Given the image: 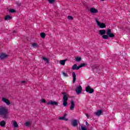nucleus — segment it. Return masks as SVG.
I'll return each instance as SVG.
<instances>
[{
	"label": "nucleus",
	"instance_id": "1",
	"mask_svg": "<svg viewBox=\"0 0 130 130\" xmlns=\"http://www.w3.org/2000/svg\"><path fill=\"white\" fill-rule=\"evenodd\" d=\"M8 113H9L8 108L6 106H0V115L4 118H7Z\"/></svg>",
	"mask_w": 130,
	"mask_h": 130
},
{
	"label": "nucleus",
	"instance_id": "2",
	"mask_svg": "<svg viewBox=\"0 0 130 130\" xmlns=\"http://www.w3.org/2000/svg\"><path fill=\"white\" fill-rule=\"evenodd\" d=\"M107 35H103L102 36V38L103 39H108V38H109V37L110 38H113V37H114V34H112L111 32V29H108L107 30Z\"/></svg>",
	"mask_w": 130,
	"mask_h": 130
},
{
	"label": "nucleus",
	"instance_id": "3",
	"mask_svg": "<svg viewBox=\"0 0 130 130\" xmlns=\"http://www.w3.org/2000/svg\"><path fill=\"white\" fill-rule=\"evenodd\" d=\"M62 94L63 95V105L67 107L68 106V100H69L68 94L66 92H62Z\"/></svg>",
	"mask_w": 130,
	"mask_h": 130
},
{
	"label": "nucleus",
	"instance_id": "4",
	"mask_svg": "<svg viewBox=\"0 0 130 130\" xmlns=\"http://www.w3.org/2000/svg\"><path fill=\"white\" fill-rule=\"evenodd\" d=\"M95 22H96L98 26H99V27H100V28L103 29V28L106 27V25L104 23H100V22H99V21H98V20H97V19L95 20Z\"/></svg>",
	"mask_w": 130,
	"mask_h": 130
},
{
	"label": "nucleus",
	"instance_id": "5",
	"mask_svg": "<svg viewBox=\"0 0 130 130\" xmlns=\"http://www.w3.org/2000/svg\"><path fill=\"white\" fill-rule=\"evenodd\" d=\"M76 92V94L79 95V94H81L82 93V91H83V88L81 85H79L75 89Z\"/></svg>",
	"mask_w": 130,
	"mask_h": 130
},
{
	"label": "nucleus",
	"instance_id": "6",
	"mask_svg": "<svg viewBox=\"0 0 130 130\" xmlns=\"http://www.w3.org/2000/svg\"><path fill=\"white\" fill-rule=\"evenodd\" d=\"M85 91L87 93H89V94H92V93L94 92V89L91 88V87H90V86H88L87 87H86Z\"/></svg>",
	"mask_w": 130,
	"mask_h": 130
},
{
	"label": "nucleus",
	"instance_id": "7",
	"mask_svg": "<svg viewBox=\"0 0 130 130\" xmlns=\"http://www.w3.org/2000/svg\"><path fill=\"white\" fill-rule=\"evenodd\" d=\"M47 104L48 105H52L53 106H54V105H55L56 106H57V105H58V103L55 102V101H49V102H48Z\"/></svg>",
	"mask_w": 130,
	"mask_h": 130
},
{
	"label": "nucleus",
	"instance_id": "8",
	"mask_svg": "<svg viewBox=\"0 0 130 130\" xmlns=\"http://www.w3.org/2000/svg\"><path fill=\"white\" fill-rule=\"evenodd\" d=\"M2 100L3 102H4V103H6V104H7V105H10V104H11V102H10V101H9V100L5 98H2Z\"/></svg>",
	"mask_w": 130,
	"mask_h": 130
},
{
	"label": "nucleus",
	"instance_id": "9",
	"mask_svg": "<svg viewBox=\"0 0 130 130\" xmlns=\"http://www.w3.org/2000/svg\"><path fill=\"white\" fill-rule=\"evenodd\" d=\"M90 12L91 14H96V13H98V10L94 8H91L90 9Z\"/></svg>",
	"mask_w": 130,
	"mask_h": 130
},
{
	"label": "nucleus",
	"instance_id": "10",
	"mask_svg": "<svg viewBox=\"0 0 130 130\" xmlns=\"http://www.w3.org/2000/svg\"><path fill=\"white\" fill-rule=\"evenodd\" d=\"M8 56H9L8 55H7L4 53H2L0 55V59H5L7 58L8 57Z\"/></svg>",
	"mask_w": 130,
	"mask_h": 130
},
{
	"label": "nucleus",
	"instance_id": "11",
	"mask_svg": "<svg viewBox=\"0 0 130 130\" xmlns=\"http://www.w3.org/2000/svg\"><path fill=\"white\" fill-rule=\"evenodd\" d=\"M70 109V110H74V109H75V102H74V101H71V106Z\"/></svg>",
	"mask_w": 130,
	"mask_h": 130
},
{
	"label": "nucleus",
	"instance_id": "12",
	"mask_svg": "<svg viewBox=\"0 0 130 130\" xmlns=\"http://www.w3.org/2000/svg\"><path fill=\"white\" fill-rule=\"evenodd\" d=\"M106 33H107L106 30L104 29H101L99 30L100 35H105V34H106Z\"/></svg>",
	"mask_w": 130,
	"mask_h": 130
},
{
	"label": "nucleus",
	"instance_id": "13",
	"mask_svg": "<svg viewBox=\"0 0 130 130\" xmlns=\"http://www.w3.org/2000/svg\"><path fill=\"white\" fill-rule=\"evenodd\" d=\"M67 114H65L63 116L59 117V119L61 120H66L67 121H68V119L66 118V116H67Z\"/></svg>",
	"mask_w": 130,
	"mask_h": 130
},
{
	"label": "nucleus",
	"instance_id": "14",
	"mask_svg": "<svg viewBox=\"0 0 130 130\" xmlns=\"http://www.w3.org/2000/svg\"><path fill=\"white\" fill-rule=\"evenodd\" d=\"M102 113V111H101V110H98L96 112H95L94 114H95L96 116H100Z\"/></svg>",
	"mask_w": 130,
	"mask_h": 130
},
{
	"label": "nucleus",
	"instance_id": "15",
	"mask_svg": "<svg viewBox=\"0 0 130 130\" xmlns=\"http://www.w3.org/2000/svg\"><path fill=\"white\" fill-rule=\"evenodd\" d=\"M72 123L73 126H76V125H78V122L76 119L73 120Z\"/></svg>",
	"mask_w": 130,
	"mask_h": 130
},
{
	"label": "nucleus",
	"instance_id": "16",
	"mask_svg": "<svg viewBox=\"0 0 130 130\" xmlns=\"http://www.w3.org/2000/svg\"><path fill=\"white\" fill-rule=\"evenodd\" d=\"M72 76H73V82L75 83V82H76V78L77 77V76L76 75V73L75 72H73L72 73Z\"/></svg>",
	"mask_w": 130,
	"mask_h": 130
},
{
	"label": "nucleus",
	"instance_id": "17",
	"mask_svg": "<svg viewBox=\"0 0 130 130\" xmlns=\"http://www.w3.org/2000/svg\"><path fill=\"white\" fill-rule=\"evenodd\" d=\"M0 125L1 126H2V127H4V126H6V121H2L1 122H0Z\"/></svg>",
	"mask_w": 130,
	"mask_h": 130
},
{
	"label": "nucleus",
	"instance_id": "18",
	"mask_svg": "<svg viewBox=\"0 0 130 130\" xmlns=\"http://www.w3.org/2000/svg\"><path fill=\"white\" fill-rule=\"evenodd\" d=\"M12 19V16L10 15H7L5 17V20L6 21H9V20H11Z\"/></svg>",
	"mask_w": 130,
	"mask_h": 130
},
{
	"label": "nucleus",
	"instance_id": "19",
	"mask_svg": "<svg viewBox=\"0 0 130 130\" xmlns=\"http://www.w3.org/2000/svg\"><path fill=\"white\" fill-rule=\"evenodd\" d=\"M78 68H79V66L78 67L76 64H75L72 67V70H79L80 69H78Z\"/></svg>",
	"mask_w": 130,
	"mask_h": 130
},
{
	"label": "nucleus",
	"instance_id": "20",
	"mask_svg": "<svg viewBox=\"0 0 130 130\" xmlns=\"http://www.w3.org/2000/svg\"><path fill=\"white\" fill-rule=\"evenodd\" d=\"M66 60H60V64H61L62 66H64V64H66Z\"/></svg>",
	"mask_w": 130,
	"mask_h": 130
},
{
	"label": "nucleus",
	"instance_id": "21",
	"mask_svg": "<svg viewBox=\"0 0 130 130\" xmlns=\"http://www.w3.org/2000/svg\"><path fill=\"white\" fill-rule=\"evenodd\" d=\"M24 125H25V126H30V125H31V122L30 121H26L24 123Z\"/></svg>",
	"mask_w": 130,
	"mask_h": 130
},
{
	"label": "nucleus",
	"instance_id": "22",
	"mask_svg": "<svg viewBox=\"0 0 130 130\" xmlns=\"http://www.w3.org/2000/svg\"><path fill=\"white\" fill-rule=\"evenodd\" d=\"M13 125L15 127H18V126H19L16 121H13Z\"/></svg>",
	"mask_w": 130,
	"mask_h": 130
},
{
	"label": "nucleus",
	"instance_id": "23",
	"mask_svg": "<svg viewBox=\"0 0 130 130\" xmlns=\"http://www.w3.org/2000/svg\"><path fill=\"white\" fill-rule=\"evenodd\" d=\"M40 36L42 38H45L46 35L43 32L40 34Z\"/></svg>",
	"mask_w": 130,
	"mask_h": 130
},
{
	"label": "nucleus",
	"instance_id": "24",
	"mask_svg": "<svg viewBox=\"0 0 130 130\" xmlns=\"http://www.w3.org/2000/svg\"><path fill=\"white\" fill-rule=\"evenodd\" d=\"M76 60L77 62L81 61V60H82V58L81 57H77L76 58Z\"/></svg>",
	"mask_w": 130,
	"mask_h": 130
},
{
	"label": "nucleus",
	"instance_id": "25",
	"mask_svg": "<svg viewBox=\"0 0 130 130\" xmlns=\"http://www.w3.org/2000/svg\"><path fill=\"white\" fill-rule=\"evenodd\" d=\"M43 60H44L45 61H46L47 63H48V61H49V59L47 58L43 57Z\"/></svg>",
	"mask_w": 130,
	"mask_h": 130
},
{
	"label": "nucleus",
	"instance_id": "26",
	"mask_svg": "<svg viewBox=\"0 0 130 130\" xmlns=\"http://www.w3.org/2000/svg\"><path fill=\"white\" fill-rule=\"evenodd\" d=\"M86 66V63H83L80 64V66H78V69H81V68H83V67H85Z\"/></svg>",
	"mask_w": 130,
	"mask_h": 130
},
{
	"label": "nucleus",
	"instance_id": "27",
	"mask_svg": "<svg viewBox=\"0 0 130 130\" xmlns=\"http://www.w3.org/2000/svg\"><path fill=\"white\" fill-rule=\"evenodd\" d=\"M32 46L34 47V48H36V47H37L38 45L36 43H33L32 44Z\"/></svg>",
	"mask_w": 130,
	"mask_h": 130
},
{
	"label": "nucleus",
	"instance_id": "28",
	"mask_svg": "<svg viewBox=\"0 0 130 130\" xmlns=\"http://www.w3.org/2000/svg\"><path fill=\"white\" fill-rule=\"evenodd\" d=\"M22 86H24V85L26 84V81H22L21 83Z\"/></svg>",
	"mask_w": 130,
	"mask_h": 130
},
{
	"label": "nucleus",
	"instance_id": "29",
	"mask_svg": "<svg viewBox=\"0 0 130 130\" xmlns=\"http://www.w3.org/2000/svg\"><path fill=\"white\" fill-rule=\"evenodd\" d=\"M81 130H87L86 127L83 125L81 126Z\"/></svg>",
	"mask_w": 130,
	"mask_h": 130
},
{
	"label": "nucleus",
	"instance_id": "30",
	"mask_svg": "<svg viewBox=\"0 0 130 130\" xmlns=\"http://www.w3.org/2000/svg\"><path fill=\"white\" fill-rule=\"evenodd\" d=\"M49 4H53L54 3L55 0H48Z\"/></svg>",
	"mask_w": 130,
	"mask_h": 130
},
{
	"label": "nucleus",
	"instance_id": "31",
	"mask_svg": "<svg viewBox=\"0 0 130 130\" xmlns=\"http://www.w3.org/2000/svg\"><path fill=\"white\" fill-rule=\"evenodd\" d=\"M10 13H16V10L14 9H11L10 10Z\"/></svg>",
	"mask_w": 130,
	"mask_h": 130
},
{
	"label": "nucleus",
	"instance_id": "32",
	"mask_svg": "<svg viewBox=\"0 0 130 130\" xmlns=\"http://www.w3.org/2000/svg\"><path fill=\"white\" fill-rule=\"evenodd\" d=\"M68 20H73V19H74V18L71 16H68Z\"/></svg>",
	"mask_w": 130,
	"mask_h": 130
},
{
	"label": "nucleus",
	"instance_id": "33",
	"mask_svg": "<svg viewBox=\"0 0 130 130\" xmlns=\"http://www.w3.org/2000/svg\"><path fill=\"white\" fill-rule=\"evenodd\" d=\"M40 101H41V102H42L43 103H46V101L44 99H42Z\"/></svg>",
	"mask_w": 130,
	"mask_h": 130
},
{
	"label": "nucleus",
	"instance_id": "34",
	"mask_svg": "<svg viewBox=\"0 0 130 130\" xmlns=\"http://www.w3.org/2000/svg\"><path fill=\"white\" fill-rule=\"evenodd\" d=\"M62 75L64 76V77H68L67 73H65L64 72H62Z\"/></svg>",
	"mask_w": 130,
	"mask_h": 130
},
{
	"label": "nucleus",
	"instance_id": "35",
	"mask_svg": "<svg viewBox=\"0 0 130 130\" xmlns=\"http://www.w3.org/2000/svg\"><path fill=\"white\" fill-rule=\"evenodd\" d=\"M86 116L87 117V118H89V114H86Z\"/></svg>",
	"mask_w": 130,
	"mask_h": 130
},
{
	"label": "nucleus",
	"instance_id": "36",
	"mask_svg": "<svg viewBox=\"0 0 130 130\" xmlns=\"http://www.w3.org/2000/svg\"><path fill=\"white\" fill-rule=\"evenodd\" d=\"M85 124L86 125H89V123L86 121V122H85Z\"/></svg>",
	"mask_w": 130,
	"mask_h": 130
},
{
	"label": "nucleus",
	"instance_id": "37",
	"mask_svg": "<svg viewBox=\"0 0 130 130\" xmlns=\"http://www.w3.org/2000/svg\"><path fill=\"white\" fill-rule=\"evenodd\" d=\"M14 33H16V30H14Z\"/></svg>",
	"mask_w": 130,
	"mask_h": 130
},
{
	"label": "nucleus",
	"instance_id": "38",
	"mask_svg": "<svg viewBox=\"0 0 130 130\" xmlns=\"http://www.w3.org/2000/svg\"><path fill=\"white\" fill-rule=\"evenodd\" d=\"M101 1H102V2H104V0H101Z\"/></svg>",
	"mask_w": 130,
	"mask_h": 130
}]
</instances>
